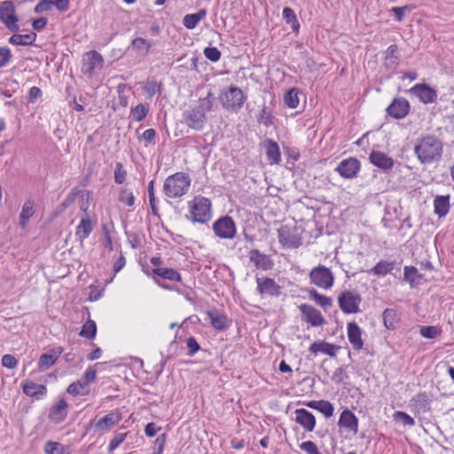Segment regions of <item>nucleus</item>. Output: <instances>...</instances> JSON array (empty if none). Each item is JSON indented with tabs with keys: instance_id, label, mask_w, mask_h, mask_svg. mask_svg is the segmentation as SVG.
I'll list each match as a JSON object with an SVG mask.
<instances>
[{
	"instance_id": "nucleus-2",
	"label": "nucleus",
	"mask_w": 454,
	"mask_h": 454,
	"mask_svg": "<svg viewBox=\"0 0 454 454\" xmlns=\"http://www.w3.org/2000/svg\"><path fill=\"white\" fill-rule=\"evenodd\" d=\"M191 177L184 172H177L168 176L163 184L165 195L171 199L184 195L191 186Z\"/></svg>"
},
{
	"instance_id": "nucleus-10",
	"label": "nucleus",
	"mask_w": 454,
	"mask_h": 454,
	"mask_svg": "<svg viewBox=\"0 0 454 454\" xmlns=\"http://www.w3.org/2000/svg\"><path fill=\"white\" fill-rule=\"evenodd\" d=\"M360 168V161L355 157H349L342 160L335 168V171L343 178L353 179L357 176Z\"/></svg>"
},
{
	"instance_id": "nucleus-33",
	"label": "nucleus",
	"mask_w": 454,
	"mask_h": 454,
	"mask_svg": "<svg viewBox=\"0 0 454 454\" xmlns=\"http://www.w3.org/2000/svg\"><path fill=\"white\" fill-rule=\"evenodd\" d=\"M383 324L388 330L395 329L400 321V316L395 309H386L382 313Z\"/></svg>"
},
{
	"instance_id": "nucleus-50",
	"label": "nucleus",
	"mask_w": 454,
	"mask_h": 454,
	"mask_svg": "<svg viewBox=\"0 0 454 454\" xmlns=\"http://www.w3.org/2000/svg\"><path fill=\"white\" fill-rule=\"evenodd\" d=\"M131 45L137 51L145 50V53H148L150 48L153 45V43L143 37H137L132 40Z\"/></svg>"
},
{
	"instance_id": "nucleus-9",
	"label": "nucleus",
	"mask_w": 454,
	"mask_h": 454,
	"mask_svg": "<svg viewBox=\"0 0 454 454\" xmlns=\"http://www.w3.org/2000/svg\"><path fill=\"white\" fill-rule=\"evenodd\" d=\"M212 229L220 239H231L236 235V224L233 219L229 215H224L216 220L212 226Z\"/></svg>"
},
{
	"instance_id": "nucleus-24",
	"label": "nucleus",
	"mask_w": 454,
	"mask_h": 454,
	"mask_svg": "<svg viewBox=\"0 0 454 454\" xmlns=\"http://www.w3.org/2000/svg\"><path fill=\"white\" fill-rule=\"evenodd\" d=\"M23 393L30 397L40 399L47 393V388L43 384H36L34 381L27 380L22 384Z\"/></svg>"
},
{
	"instance_id": "nucleus-31",
	"label": "nucleus",
	"mask_w": 454,
	"mask_h": 454,
	"mask_svg": "<svg viewBox=\"0 0 454 454\" xmlns=\"http://www.w3.org/2000/svg\"><path fill=\"white\" fill-rule=\"evenodd\" d=\"M36 34L31 32L26 35L13 34L9 39V43L12 45L27 46L33 44L36 40Z\"/></svg>"
},
{
	"instance_id": "nucleus-46",
	"label": "nucleus",
	"mask_w": 454,
	"mask_h": 454,
	"mask_svg": "<svg viewBox=\"0 0 454 454\" xmlns=\"http://www.w3.org/2000/svg\"><path fill=\"white\" fill-rule=\"evenodd\" d=\"M411 402L419 411H426L429 404V398L426 392H420L412 397Z\"/></svg>"
},
{
	"instance_id": "nucleus-64",
	"label": "nucleus",
	"mask_w": 454,
	"mask_h": 454,
	"mask_svg": "<svg viewBox=\"0 0 454 454\" xmlns=\"http://www.w3.org/2000/svg\"><path fill=\"white\" fill-rule=\"evenodd\" d=\"M18 361L12 355H4L2 357V364L8 369H13L17 366Z\"/></svg>"
},
{
	"instance_id": "nucleus-5",
	"label": "nucleus",
	"mask_w": 454,
	"mask_h": 454,
	"mask_svg": "<svg viewBox=\"0 0 454 454\" xmlns=\"http://www.w3.org/2000/svg\"><path fill=\"white\" fill-rule=\"evenodd\" d=\"M0 21L11 32L16 33L20 30L19 17L12 1L6 0L0 4Z\"/></svg>"
},
{
	"instance_id": "nucleus-51",
	"label": "nucleus",
	"mask_w": 454,
	"mask_h": 454,
	"mask_svg": "<svg viewBox=\"0 0 454 454\" xmlns=\"http://www.w3.org/2000/svg\"><path fill=\"white\" fill-rule=\"evenodd\" d=\"M395 421L401 422L403 426L413 427L415 420L404 411H395L393 415Z\"/></svg>"
},
{
	"instance_id": "nucleus-27",
	"label": "nucleus",
	"mask_w": 454,
	"mask_h": 454,
	"mask_svg": "<svg viewBox=\"0 0 454 454\" xmlns=\"http://www.w3.org/2000/svg\"><path fill=\"white\" fill-rule=\"evenodd\" d=\"M340 348L339 346L328 343L325 340L322 341H315L313 342L309 350L314 355H317L318 352L326 354L332 357L335 356V352Z\"/></svg>"
},
{
	"instance_id": "nucleus-63",
	"label": "nucleus",
	"mask_w": 454,
	"mask_h": 454,
	"mask_svg": "<svg viewBox=\"0 0 454 454\" xmlns=\"http://www.w3.org/2000/svg\"><path fill=\"white\" fill-rule=\"evenodd\" d=\"M49 4L55 6L58 11L64 12L69 8V0H48Z\"/></svg>"
},
{
	"instance_id": "nucleus-1",
	"label": "nucleus",
	"mask_w": 454,
	"mask_h": 454,
	"mask_svg": "<svg viewBox=\"0 0 454 454\" xmlns=\"http://www.w3.org/2000/svg\"><path fill=\"white\" fill-rule=\"evenodd\" d=\"M443 143L434 135L419 137L414 145V154L418 160L424 165L438 162L442 156Z\"/></svg>"
},
{
	"instance_id": "nucleus-45",
	"label": "nucleus",
	"mask_w": 454,
	"mask_h": 454,
	"mask_svg": "<svg viewBox=\"0 0 454 454\" xmlns=\"http://www.w3.org/2000/svg\"><path fill=\"white\" fill-rule=\"evenodd\" d=\"M97 333V325L96 323L92 320L86 321L80 332V335L85 337L89 340H92L95 338Z\"/></svg>"
},
{
	"instance_id": "nucleus-43",
	"label": "nucleus",
	"mask_w": 454,
	"mask_h": 454,
	"mask_svg": "<svg viewBox=\"0 0 454 454\" xmlns=\"http://www.w3.org/2000/svg\"><path fill=\"white\" fill-rule=\"evenodd\" d=\"M46 454H66V447L58 442L47 441L43 445Z\"/></svg>"
},
{
	"instance_id": "nucleus-44",
	"label": "nucleus",
	"mask_w": 454,
	"mask_h": 454,
	"mask_svg": "<svg viewBox=\"0 0 454 454\" xmlns=\"http://www.w3.org/2000/svg\"><path fill=\"white\" fill-rule=\"evenodd\" d=\"M275 117L266 106H263L257 116V121L263 124L265 127H270L274 124Z\"/></svg>"
},
{
	"instance_id": "nucleus-55",
	"label": "nucleus",
	"mask_w": 454,
	"mask_h": 454,
	"mask_svg": "<svg viewBox=\"0 0 454 454\" xmlns=\"http://www.w3.org/2000/svg\"><path fill=\"white\" fill-rule=\"evenodd\" d=\"M317 411L323 413L326 418H330L333 415L334 407L329 401L320 400Z\"/></svg>"
},
{
	"instance_id": "nucleus-28",
	"label": "nucleus",
	"mask_w": 454,
	"mask_h": 454,
	"mask_svg": "<svg viewBox=\"0 0 454 454\" xmlns=\"http://www.w3.org/2000/svg\"><path fill=\"white\" fill-rule=\"evenodd\" d=\"M67 403L65 399H60L56 405H54L51 410L49 413V417L51 420L60 423L64 421L67 418Z\"/></svg>"
},
{
	"instance_id": "nucleus-26",
	"label": "nucleus",
	"mask_w": 454,
	"mask_h": 454,
	"mask_svg": "<svg viewBox=\"0 0 454 454\" xmlns=\"http://www.w3.org/2000/svg\"><path fill=\"white\" fill-rule=\"evenodd\" d=\"M35 203L33 200H27L22 206L21 212L19 216V226L25 230L28 224L29 220L35 213Z\"/></svg>"
},
{
	"instance_id": "nucleus-36",
	"label": "nucleus",
	"mask_w": 454,
	"mask_h": 454,
	"mask_svg": "<svg viewBox=\"0 0 454 454\" xmlns=\"http://www.w3.org/2000/svg\"><path fill=\"white\" fill-rule=\"evenodd\" d=\"M153 274L157 275L158 277L170 280V281H181V275L180 273L172 268H155L153 270Z\"/></svg>"
},
{
	"instance_id": "nucleus-42",
	"label": "nucleus",
	"mask_w": 454,
	"mask_h": 454,
	"mask_svg": "<svg viewBox=\"0 0 454 454\" xmlns=\"http://www.w3.org/2000/svg\"><path fill=\"white\" fill-rule=\"evenodd\" d=\"M284 102L289 108H296L300 103L299 90L292 88L284 95Z\"/></svg>"
},
{
	"instance_id": "nucleus-34",
	"label": "nucleus",
	"mask_w": 454,
	"mask_h": 454,
	"mask_svg": "<svg viewBox=\"0 0 454 454\" xmlns=\"http://www.w3.org/2000/svg\"><path fill=\"white\" fill-rule=\"evenodd\" d=\"M121 419V415L118 412H110L100 419L96 427L104 430H108L111 427L116 425Z\"/></svg>"
},
{
	"instance_id": "nucleus-54",
	"label": "nucleus",
	"mask_w": 454,
	"mask_h": 454,
	"mask_svg": "<svg viewBox=\"0 0 454 454\" xmlns=\"http://www.w3.org/2000/svg\"><path fill=\"white\" fill-rule=\"evenodd\" d=\"M12 54L6 46H0V68L6 67L12 60Z\"/></svg>"
},
{
	"instance_id": "nucleus-12",
	"label": "nucleus",
	"mask_w": 454,
	"mask_h": 454,
	"mask_svg": "<svg viewBox=\"0 0 454 454\" xmlns=\"http://www.w3.org/2000/svg\"><path fill=\"white\" fill-rule=\"evenodd\" d=\"M103 63L102 55L96 51H90L86 53L83 59L82 71L84 74L91 77L95 74L96 69L102 68Z\"/></svg>"
},
{
	"instance_id": "nucleus-41",
	"label": "nucleus",
	"mask_w": 454,
	"mask_h": 454,
	"mask_svg": "<svg viewBox=\"0 0 454 454\" xmlns=\"http://www.w3.org/2000/svg\"><path fill=\"white\" fill-rule=\"evenodd\" d=\"M149 112V106L145 104H138L130 109V117L135 121H142Z\"/></svg>"
},
{
	"instance_id": "nucleus-59",
	"label": "nucleus",
	"mask_w": 454,
	"mask_h": 454,
	"mask_svg": "<svg viewBox=\"0 0 454 454\" xmlns=\"http://www.w3.org/2000/svg\"><path fill=\"white\" fill-rule=\"evenodd\" d=\"M186 346L188 348V356H193L200 349V346L196 340V339L192 336L189 337L186 340Z\"/></svg>"
},
{
	"instance_id": "nucleus-23",
	"label": "nucleus",
	"mask_w": 454,
	"mask_h": 454,
	"mask_svg": "<svg viewBox=\"0 0 454 454\" xmlns=\"http://www.w3.org/2000/svg\"><path fill=\"white\" fill-rule=\"evenodd\" d=\"M263 146L269 163L279 164L281 161V153L278 143L272 139L267 138L263 143Z\"/></svg>"
},
{
	"instance_id": "nucleus-49",
	"label": "nucleus",
	"mask_w": 454,
	"mask_h": 454,
	"mask_svg": "<svg viewBox=\"0 0 454 454\" xmlns=\"http://www.w3.org/2000/svg\"><path fill=\"white\" fill-rule=\"evenodd\" d=\"M419 333L424 338L434 339L442 333V330L434 325H423L419 328Z\"/></svg>"
},
{
	"instance_id": "nucleus-52",
	"label": "nucleus",
	"mask_w": 454,
	"mask_h": 454,
	"mask_svg": "<svg viewBox=\"0 0 454 454\" xmlns=\"http://www.w3.org/2000/svg\"><path fill=\"white\" fill-rule=\"evenodd\" d=\"M96 374L97 371L94 370L92 367H89L84 372L82 378L80 380H78L79 382H81L82 387L85 388L91 382H93L96 380Z\"/></svg>"
},
{
	"instance_id": "nucleus-14",
	"label": "nucleus",
	"mask_w": 454,
	"mask_h": 454,
	"mask_svg": "<svg viewBox=\"0 0 454 454\" xmlns=\"http://www.w3.org/2000/svg\"><path fill=\"white\" fill-rule=\"evenodd\" d=\"M184 122L191 129L200 131L202 130L207 122V117L200 111L192 108L183 114Z\"/></svg>"
},
{
	"instance_id": "nucleus-16",
	"label": "nucleus",
	"mask_w": 454,
	"mask_h": 454,
	"mask_svg": "<svg viewBox=\"0 0 454 454\" xmlns=\"http://www.w3.org/2000/svg\"><path fill=\"white\" fill-rule=\"evenodd\" d=\"M410 112V104L403 98H395L387 106V113L395 119H403Z\"/></svg>"
},
{
	"instance_id": "nucleus-57",
	"label": "nucleus",
	"mask_w": 454,
	"mask_h": 454,
	"mask_svg": "<svg viewBox=\"0 0 454 454\" xmlns=\"http://www.w3.org/2000/svg\"><path fill=\"white\" fill-rule=\"evenodd\" d=\"M205 57L212 62H217L221 59V51L216 47H206Z\"/></svg>"
},
{
	"instance_id": "nucleus-47",
	"label": "nucleus",
	"mask_w": 454,
	"mask_h": 454,
	"mask_svg": "<svg viewBox=\"0 0 454 454\" xmlns=\"http://www.w3.org/2000/svg\"><path fill=\"white\" fill-rule=\"evenodd\" d=\"M160 83H158L154 79H148L143 85V90L147 94L149 98H152L156 93L160 91Z\"/></svg>"
},
{
	"instance_id": "nucleus-25",
	"label": "nucleus",
	"mask_w": 454,
	"mask_h": 454,
	"mask_svg": "<svg viewBox=\"0 0 454 454\" xmlns=\"http://www.w3.org/2000/svg\"><path fill=\"white\" fill-rule=\"evenodd\" d=\"M207 316L210 319V325L217 331L223 332L228 329L229 321L224 314L219 313L216 309L207 310Z\"/></svg>"
},
{
	"instance_id": "nucleus-62",
	"label": "nucleus",
	"mask_w": 454,
	"mask_h": 454,
	"mask_svg": "<svg viewBox=\"0 0 454 454\" xmlns=\"http://www.w3.org/2000/svg\"><path fill=\"white\" fill-rule=\"evenodd\" d=\"M348 378V376L343 366L338 367L333 374V380L336 381L337 383H342Z\"/></svg>"
},
{
	"instance_id": "nucleus-48",
	"label": "nucleus",
	"mask_w": 454,
	"mask_h": 454,
	"mask_svg": "<svg viewBox=\"0 0 454 454\" xmlns=\"http://www.w3.org/2000/svg\"><path fill=\"white\" fill-rule=\"evenodd\" d=\"M213 99L211 98V93H208L207 97L204 98H200L199 100V104L193 108L197 111H200L201 114L206 115L207 112L212 111L213 108Z\"/></svg>"
},
{
	"instance_id": "nucleus-56",
	"label": "nucleus",
	"mask_w": 454,
	"mask_h": 454,
	"mask_svg": "<svg viewBox=\"0 0 454 454\" xmlns=\"http://www.w3.org/2000/svg\"><path fill=\"white\" fill-rule=\"evenodd\" d=\"M127 171L123 168L121 162H117L114 168V181L116 184H121L125 182Z\"/></svg>"
},
{
	"instance_id": "nucleus-11",
	"label": "nucleus",
	"mask_w": 454,
	"mask_h": 454,
	"mask_svg": "<svg viewBox=\"0 0 454 454\" xmlns=\"http://www.w3.org/2000/svg\"><path fill=\"white\" fill-rule=\"evenodd\" d=\"M257 292L262 297H278L281 294L282 287L271 278H256Z\"/></svg>"
},
{
	"instance_id": "nucleus-4",
	"label": "nucleus",
	"mask_w": 454,
	"mask_h": 454,
	"mask_svg": "<svg viewBox=\"0 0 454 454\" xmlns=\"http://www.w3.org/2000/svg\"><path fill=\"white\" fill-rule=\"evenodd\" d=\"M246 99L247 96L243 90L234 85H231L226 91L222 92L219 96V100L223 107L233 112L240 110Z\"/></svg>"
},
{
	"instance_id": "nucleus-60",
	"label": "nucleus",
	"mask_w": 454,
	"mask_h": 454,
	"mask_svg": "<svg viewBox=\"0 0 454 454\" xmlns=\"http://www.w3.org/2000/svg\"><path fill=\"white\" fill-rule=\"evenodd\" d=\"M76 196L77 192H74L73 190L71 192H69L67 196L65 198V200L59 205L60 212H63L67 207H69L74 202Z\"/></svg>"
},
{
	"instance_id": "nucleus-40",
	"label": "nucleus",
	"mask_w": 454,
	"mask_h": 454,
	"mask_svg": "<svg viewBox=\"0 0 454 454\" xmlns=\"http://www.w3.org/2000/svg\"><path fill=\"white\" fill-rule=\"evenodd\" d=\"M283 18L287 24H289L294 32H298L300 28V23L297 20L294 11L290 7H285L283 10Z\"/></svg>"
},
{
	"instance_id": "nucleus-61",
	"label": "nucleus",
	"mask_w": 454,
	"mask_h": 454,
	"mask_svg": "<svg viewBox=\"0 0 454 454\" xmlns=\"http://www.w3.org/2000/svg\"><path fill=\"white\" fill-rule=\"evenodd\" d=\"M300 448L308 454H321L318 451L317 445L312 441L303 442L300 444Z\"/></svg>"
},
{
	"instance_id": "nucleus-35",
	"label": "nucleus",
	"mask_w": 454,
	"mask_h": 454,
	"mask_svg": "<svg viewBox=\"0 0 454 454\" xmlns=\"http://www.w3.org/2000/svg\"><path fill=\"white\" fill-rule=\"evenodd\" d=\"M207 15L206 9H200L195 13L186 14L184 17L183 24L187 29H193L198 23Z\"/></svg>"
},
{
	"instance_id": "nucleus-6",
	"label": "nucleus",
	"mask_w": 454,
	"mask_h": 454,
	"mask_svg": "<svg viewBox=\"0 0 454 454\" xmlns=\"http://www.w3.org/2000/svg\"><path fill=\"white\" fill-rule=\"evenodd\" d=\"M309 276L310 282L320 288L330 289L333 286V273L325 265L319 264L314 267Z\"/></svg>"
},
{
	"instance_id": "nucleus-29",
	"label": "nucleus",
	"mask_w": 454,
	"mask_h": 454,
	"mask_svg": "<svg viewBox=\"0 0 454 454\" xmlns=\"http://www.w3.org/2000/svg\"><path fill=\"white\" fill-rule=\"evenodd\" d=\"M450 195H437L434 199V212L438 217H444L450 210Z\"/></svg>"
},
{
	"instance_id": "nucleus-22",
	"label": "nucleus",
	"mask_w": 454,
	"mask_h": 454,
	"mask_svg": "<svg viewBox=\"0 0 454 454\" xmlns=\"http://www.w3.org/2000/svg\"><path fill=\"white\" fill-rule=\"evenodd\" d=\"M348 339L356 350H361L364 347L362 331L356 322L348 324Z\"/></svg>"
},
{
	"instance_id": "nucleus-7",
	"label": "nucleus",
	"mask_w": 454,
	"mask_h": 454,
	"mask_svg": "<svg viewBox=\"0 0 454 454\" xmlns=\"http://www.w3.org/2000/svg\"><path fill=\"white\" fill-rule=\"evenodd\" d=\"M362 301L360 294L355 291L345 290L338 296V304L345 314H355L360 311L359 305Z\"/></svg>"
},
{
	"instance_id": "nucleus-58",
	"label": "nucleus",
	"mask_w": 454,
	"mask_h": 454,
	"mask_svg": "<svg viewBox=\"0 0 454 454\" xmlns=\"http://www.w3.org/2000/svg\"><path fill=\"white\" fill-rule=\"evenodd\" d=\"M127 437V433H117L114 434L113 439L110 441L109 446H108V451L112 452L116 448L119 447L121 443H122Z\"/></svg>"
},
{
	"instance_id": "nucleus-15",
	"label": "nucleus",
	"mask_w": 454,
	"mask_h": 454,
	"mask_svg": "<svg viewBox=\"0 0 454 454\" xmlns=\"http://www.w3.org/2000/svg\"><path fill=\"white\" fill-rule=\"evenodd\" d=\"M410 91L424 104H431L437 100V92L426 83L415 84Z\"/></svg>"
},
{
	"instance_id": "nucleus-20",
	"label": "nucleus",
	"mask_w": 454,
	"mask_h": 454,
	"mask_svg": "<svg viewBox=\"0 0 454 454\" xmlns=\"http://www.w3.org/2000/svg\"><path fill=\"white\" fill-rule=\"evenodd\" d=\"M249 259L257 269H261L262 270H271L274 265L273 261L269 255L261 253L257 249H252L249 251Z\"/></svg>"
},
{
	"instance_id": "nucleus-8",
	"label": "nucleus",
	"mask_w": 454,
	"mask_h": 454,
	"mask_svg": "<svg viewBox=\"0 0 454 454\" xmlns=\"http://www.w3.org/2000/svg\"><path fill=\"white\" fill-rule=\"evenodd\" d=\"M279 243L286 248H298L301 245V238L295 227L282 225L278 230Z\"/></svg>"
},
{
	"instance_id": "nucleus-3",
	"label": "nucleus",
	"mask_w": 454,
	"mask_h": 454,
	"mask_svg": "<svg viewBox=\"0 0 454 454\" xmlns=\"http://www.w3.org/2000/svg\"><path fill=\"white\" fill-rule=\"evenodd\" d=\"M211 200L203 196H195L189 202L191 220L194 223H206L212 217Z\"/></svg>"
},
{
	"instance_id": "nucleus-32",
	"label": "nucleus",
	"mask_w": 454,
	"mask_h": 454,
	"mask_svg": "<svg viewBox=\"0 0 454 454\" xmlns=\"http://www.w3.org/2000/svg\"><path fill=\"white\" fill-rule=\"evenodd\" d=\"M423 275L419 273L418 269L414 266H405L403 268V279L407 281L411 287L419 285Z\"/></svg>"
},
{
	"instance_id": "nucleus-17",
	"label": "nucleus",
	"mask_w": 454,
	"mask_h": 454,
	"mask_svg": "<svg viewBox=\"0 0 454 454\" xmlns=\"http://www.w3.org/2000/svg\"><path fill=\"white\" fill-rule=\"evenodd\" d=\"M338 426L356 435L358 432V419L353 411L345 409L340 415Z\"/></svg>"
},
{
	"instance_id": "nucleus-37",
	"label": "nucleus",
	"mask_w": 454,
	"mask_h": 454,
	"mask_svg": "<svg viewBox=\"0 0 454 454\" xmlns=\"http://www.w3.org/2000/svg\"><path fill=\"white\" fill-rule=\"evenodd\" d=\"M394 270V262L380 260L374 267L368 270V273L375 276L384 277Z\"/></svg>"
},
{
	"instance_id": "nucleus-53",
	"label": "nucleus",
	"mask_w": 454,
	"mask_h": 454,
	"mask_svg": "<svg viewBox=\"0 0 454 454\" xmlns=\"http://www.w3.org/2000/svg\"><path fill=\"white\" fill-rule=\"evenodd\" d=\"M118 200L120 202L126 204L129 207H132L135 204V197L133 193L124 188L121 190Z\"/></svg>"
},
{
	"instance_id": "nucleus-21",
	"label": "nucleus",
	"mask_w": 454,
	"mask_h": 454,
	"mask_svg": "<svg viewBox=\"0 0 454 454\" xmlns=\"http://www.w3.org/2000/svg\"><path fill=\"white\" fill-rule=\"evenodd\" d=\"M62 352L63 348L59 347L51 349L48 353L41 355L38 361V369L40 371H45L49 369L56 363Z\"/></svg>"
},
{
	"instance_id": "nucleus-13",
	"label": "nucleus",
	"mask_w": 454,
	"mask_h": 454,
	"mask_svg": "<svg viewBox=\"0 0 454 454\" xmlns=\"http://www.w3.org/2000/svg\"><path fill=\"white\" fill-rule=\"evenodd\" d=\"M299 309L301 313L302 320L311 326L317 327L325 323L321 312L313 306L303 303L299 306Z\"/></svg>"
},
{
	"instance_id": "nucleus-39",
	"label": "nucleus",
	"mask_w": 454,
	"mask_h": 454,
	"mask_svg": "<svg viewBox=\"0 0 454 454\" xmlns=\"http://www.w3.org/2000/svg\"><path fill=\"white\" fill-rule=\"evenodd\" d=\"M397 45L391 44L386 51L385 65L387 67L395 68L398 66Z\"/></svg>"
},
{
	"instance_id": "nucleus-18",
	"label": "nucleus",
	"mask_w": 454,
	"mask_h": 454,
	"mask_svg": "<svg viewBox=\"0 0 454 454\" xmlns=\"http://www.w3.org/2000/svg\"><path fill=\"white\" fill-rule=\"evenodd\" d=\"M295 419L294 421L301 426L307 432H312L316 426L315 416L306 409L301 408L294 411Z\"/></svg>"
},
{
	"instance_id": "nucleus-30",
	"label": "nucleus",
	"mask_w": 454,
	"mask_h": 454,
	"mask_svg": "<svg viewBox=\"0 0 454 454\" xmlns=\"http://www.w3.org/2000/svg\"><path fill=\"white\" fill-rule=\"evenodd\" d=\"M93 230V224L89 215L87 217H82L76 227L75 236L77 239L82 242L86 239Z\"/></svg>"
},
{
	"instance_id": "nucleus-38",
	"label": "nucleus",
	"mask_w": 454,
	"mask_h": 454,
	"mask_svg": "<svg viewBox=\"0 0 454 454\" xmlns=\"http://www.w3.org/2000/svg\"><path fill=\"white\" fill-rule=\"evenodd\" d=\"M309 296L317 305L326 309L333 305V300L325 295L319 294L316 289L312 288L309 290Z\"/></svg>"
},
{
	"instance_id": "nucleus-19",
	"label": "nucleus",
	"mask_w": 454,
	"mask_h": 454,
	"mask_svg": "<svg viewBox=\"0 0 454 454\" xmlns=\"http://www.w3.org/2000/svg\"><path fill=\"white\" fill-rule=\"evenodd\" d=\"M369 160L372 165L384 171H388L394 167V160L380 151H372L369 155Z\"/></svg>"
}]
</instances>
